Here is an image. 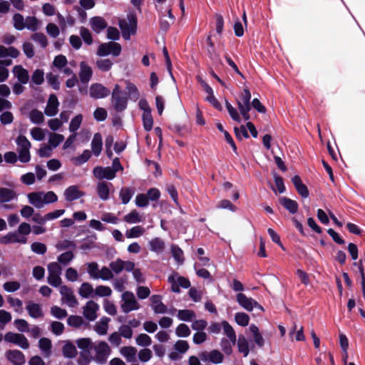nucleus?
<instances>
[{"instance_id": "72a5a7b5", "label": "nucleus", "mask_w": 365, "mask_h": 365, "mask_svg": "<svg viewBox=\"0 0 365 365\" xmlns=\"http://www.w3.org/2000/svg\"><path fill=\"white\" fill-rule=\"evenodd\" d=\"M255 343L259 346L262 347L264 345V339L259 332V328L255 324H251L249 327Z\"/></svg>"}, {"instance_id": "6e6d98bb", "label": "nucleus", "mask_w": 365, "mask_h": 365, "mask_svg": "<svg viewBox=\"0 0 365 365\" xmlns=\"http://www.w3.org/2000/svg\"><path fill=\"white\" fill-rule=\"evenodd\" d=\"M178 317L181 321L190 322L195 317V314L192 310L182 309L178 311Z\"/></svg>"}, {"instance_id": "bf43d9fd", "label": "nucleus", "mask_w": 365, "mask_h": 365, "mask_svg": "<svg viewBox=\"0 0 365 365\" xmlns=\"http://www.w3.org/2000/svg\"><path fill=\"white\" fill-rule=\"evenodd\" d=\"M31 39L38 43L42 48H46L48 45L47 37L42 33H34L31 35Z\"/></svg>"}, {"instance_id": "09e8293b", "label": "nucleus", "mask_w": 365, "mask_h": 365, "mask_svg": "<svg viewBox=\"0 0 365 365\" xmlns=\"http://www.w3.org/2000/svg\"><path fill=\"white\" fill-rule=\"evenodd\" d=\"M96 67L101 71H108L111 69L113 63L108 58L99 59L96 63Z\"/></svg>"}, {"instance_id": "4be33fe9", "label": "nucleus", "mask_w": 365, "mask_h": 365, "mask_svg": "<svg viewBox=\"0 0 365 365\" xmlns=\"http://www.w3.org/2000/svg\"><path fill=\"white\" fill-rule=\"evenodd\" d=\"M89 24L92 30L99 34L107 27V22L101 16H93L90 19Z\"/></svg>"}, {"instance_id": "ddd939ff", "label": "nucleus", "mask_w": 365, "mask_h": 365, "mask_svg": "<svg viewBox=\"0 0 365 365\" xmlns=\"http://www.w3.org/2000/svg\"><path fill=\"white\" fill-rule=\"evenodd\" d=\"M94 177L100 180L106 179L111 180L115 178V170L110 167L97 166L93 170Z\"/></svg>"}, {"instance_id": "412c9836", "label": "nucleus", "mask_w": 365, "mask_h": 365, "mask_svg": "<svg viewBox=\"0 0 365 365\" xmlns=\"http://www.w3.org/2000/svg\"><path fill=\"white\" fill-rule=\"evenodd\" d=\"M93 71L85 61L80 63L79 78L82 83L87 84L91 79Z\"/></svg>"}, {"instance_id": "ea45409f", "label": "nucleus", "mask_w": 365, "mask_h": 365, "mask_svg": "<svg viewBox=\"0 0 365 365\" xmlns=\"http://www.w3.org/2000/svg\"><path fill=\"white\" fill-rule=\"evenodd\" d=\"M134 190L130 187H123L119 192V196L123 204L126 205L129 202L133 195Z\"/></svg>"}, {"instance_id": "bb28decb", "label": "nucleus", "mask_w": 365, "mask_h": 365, "mask_svg": "<svg viewBox=\"0 0 365 365\" xmlns=\"http://www.w3.org/2000/svg\"><path fill=\"white\" fill-rule=\"evenodd\" d=\"M94 290L92 284L89 282H83L78 288V293L81 297L87 299L94 297Z\"/></svg>"}, {"instance_id": "79ce46f5", "label": "nucleus", "mask_w": 365, "mask_h": 365, "mask_svg": "<svg viewBox=\"0 0 365 365\" xmlns=\"http://www.w3.org/2000/svg\"><path fill=\"white\" fill-rule=\"evenodd\" d=\"M150 250L154 252L160 253L165 248V243L160 238L156 237L149 242Z\"/></svg>"}, {"instance_id": "2f4dec72", "label": "nucleus", "mask_w": 365, "mask_h": 365, "mask_svg": "<svg viewBox=\"0 0 365 365\" xmlns=\"http://www.w3.org/2000/svg\"><path fill=\"white\" fill-rule=\"evenodd\" d=\"M103 140L100 133H96L93 138L91 142V150L92 153L98 156L102 150Z\"/></svg>"}, {"instance_id": "a19ab883", "label": "nucleus", "mask_w": 365, "mask_h": 365, "mask_svg": "<svg viewBox=\"0 0 365 365\" xmlns=\"http://www.w3.org/2000/svg\"><path fill=\"white\" fill-rule=\"evenodd\" d=\"M145 229L141 226H134L130 229L126 230L125 236L127 238H138L142 236L145 233Z\"/></svg>"}, {"instance_id": "4468645a", "label": "nucleus", "mask_w": 365, "mask_h": 365, "mask_svg": "<svg viewBox=\"0 0 365 365\" xmlns=\"http://www.w3.org/2000/svg\"><path fill=\"white\" fill-rule=\"evenodd\" d=\"M99 309V305L94 301L90 300L86 302L83 307V314L84 317L88 321H94L97 318V312Z\"/></svg>"}, {"instance_id": "f704fd0d", "label": "nucleus", "mask_w": 365, "mask_h": 365, "mask_svg": "<svg viewBox=\"0 0 365 365\" xmlns=\"http://www.w3.org/2000/svg\"><path fill=\"white\" fill-rule=\"evenodd\" d=\"M303 331V327L294 323L289 331V335L292 339L295 338L297 341H304L305 339V336Z\"/></svg>"}, {"instance_id": "a878e982", "label": "nucleus", "mask_w": 365, "mask_h": 365, "mask_svg": "<svg viewBox=\"0 0 365 365\" xmlns=\"http://www.w3.org/2000/svg\"><path fill=\"white\" fill-rule=\"evenodd\" d=\"M152 308L156 314H164L167 312V307L162 302L160 295H153L150 298Z\"/></svg>"}, {"instance_id": "39448f33", "label": "nucleus", "mask_w": 365, "mask_h": 365, "mask_svg": "<svg viewBox=\"0 0 365 365\" xmlns=\"http://www.w3.org/2000/svg\"><path fill=\"white\" fill-rule=\"evenodd\" d=\"M95 360L100 364H104L111 354V349L105 341H98L93 346Z\"/></svg>"}, {"instance_id": "774afa93", "label": "nucleus", "mask_w": 365, "mask_h": 365, "mask_svg": "<svg viewBox=\"0 0 365 365\" xmlns=\"http://www.w3.org/2000/svg\"><path fill=\"white\" fill-rule=\"evenodd\" d=\"M30 133H31V135L33 138V139L35 140L41 141L45 138L44 130L42 128H38V127L33 128L30 130Z\"/></svg>"}, {"instance_id": "c85d7f7f", "label": "nucleus", "mask_w": 365, "mask_h": 365, "mask_svg": "<svg viewBox=\"0 0 365 365\" xmlns=\"http://www.w3.org/2000/svg\"><path fill=\"white\" fill-rule=\"evenodd\" d=\"M237 349L238 351L243 355V356L246 357L249 355L250 353V345L247 339L245 338L244 335H240L237 341Z\"/></svg>"}, {"instance_id": "69168bd1", "label": "nucleus", "mask_w": 365, "mask_h": 365, "mask_svg": "<svg viewBox=\"0 0 365 365\" xmlns=\"http://www.w3.org/2000/svg\"><path fill=\"white\" fill-rule=\"evenodd\" d=\"M190 333V328L185 324H179L175 329V334L179 337H187Z\"/></svg>"}, {"instance_id": "7ed1b4c3", "label": "nucleus", "mask_w": 365, "mask_h": 365, "mask_svg": "<svg viewBox=\"0 0 365 365\" xmlns=\"http://www.w3.org/2000/svg\"><path fill=\"white\" fill-rule=\"evenodd\" d=\"M19 160L22 163H28L31 160L30 148L31 146L29 140L24 135H19L16 140Z\"/></svg>"}, {"instance_id": "393cba45", "label": "nucleus", "mask_w": 365, "mask_h": 365, "mask_svg": "<svg viewBox=\"0 0 365 365\" xmlns=\"http://www.w3.org/2000/svg\"><path fill=\"white\" fill-rule=\"evenodd\" d=\"M29 202L36 208L43 207L44 202L43 198V192H34L27 195Z\"/></svg>"}, {"instance_id": "f8f14e48", "label": "nucleus", "mask_w": 365, "mask_h": 365, "mask_svg": "<svg viewBox=\"0 0 365 365\" xmlns=\"http://www.w3.org/2000/svg\"><path fill=\"white\" fill-rule=\"evenodd\" d=\"M199 356L204 362H210L215 364H221L224 360L223 354L216 349L210 351H202L200 353Z\"/></svg>"}, {"instance_id": "58836bf2", "label": "nucleus", "mask_w": 365, "mask_h": 365, "mask_svg": "<svg viewBox=\"0 0 365 365\" xmlns=\"http://www.w3.org/2000/svg\"><path fill=\"white\" fill-rule=\"evenodd\" d=\"M16 197V192L11 189L2 187L0 188V202H6L11 201Z\"/></svg>"}, {"instance_id": "c9c22d12", "label": "nucleus", "mask_w": 365, "mask_h": 365, "mask_svg": "<svg viewBox=\"0 0 365 365\" xmlns=\"http://www.w3.org/2000/svg\"><path fill=\"white\" fill-rule=\"evenodd\" d=\"M120 354L129 362L135 360L137 349L133 346H123L120 349Z\"/></svg>"}, {"instance_id": "5fc2aeb1", "label": "nucleus", "mask_w": 365, "mask_h": 365, "mask_svg": "<svg viewBox=\"0 0 365 365\" xmlns=\"http://www.w3.org/2000/svg\"><path fill=\"white\" fill-rule=\"evenodd\" d=\"M235 322L242 327H246L249 324L250 317L245 312H237L235 316Z\"/></svg>"}, {"instance_id": "de8ad7c7", "label": "nucleus", "mask_w": 365, "mask_h": 365, "mask_svg": "<svg viewBox=\"0 0 365 365\" xmlns=\"http://www.w3.org/2000/svg\"><path fill=\"white\" fill-rule=\"evenodd\" d=\"M87 266V272L91 278L93 279H98V274H99V266L96 262H89L86 264Z\"/></svg>"}, {"instance_id": "3c124183", "label": "nucleus", "mask_w": 365, "mask_h": 365, "mask_svg": "<svg viewBox=\"0 0 365 365\" xmlns=\"http://www.w3.org/2000/svg\"><path fill=\"white\" fill-rule=\"evenodd\" d=\"M125 84L126 89L130 98L135 101H137L140 96V93L137 87L133 83L128 81H125Z\"/></svg>"}, {"instance_id": "423d86ee", "label": "nucleus", "mask_w": 365, "mask_h": 365, "mask_svg": "<svg viewBox=\"0 0 365 365\" xmlns=\"http://www.w3.org/2000/svg\"><path fill=\"white\" fill-rule=\"evenodd\" d=\"M121 52V46L116 42H107L101 43L98 48L96 54L99 56H106L109 54L118 56Z\"/></svg>"}, {"instance_id": "4c0bfd02", "label": "nucleus", "mask_w": 365, "mask_h": 365, "mask_svg": "<svg viewBox=\"0 0 365 365\" xmlns=\"http://www.w3.org/2000/svg\"><path fill=\"white\" fill-rule=\"evenodd\" d=\"M280 203L290 212L296 213L298 210V204L296 201L287 197L280 199Z\"/></svg>"}, {"instance_id": "cd10ccee", "label": "nucleus", "mask_w": 365, "mask_h": 365, "mask_svg": "<svg viewBox=\"0 0 365 365\" xmlns=\"http://www.w3.org/2000/svg\"><path fill=\"white\" fill-rule=\"evenodd\" d=\"M110 319L106 317H102L97 322L93 327L94 331L99 335H106L108 329Z\"/></svg>"}, {"instance_id": "f03ea898", "label": "nucleus", "mask_w": 365, "mask_h": 365, "mask_svg": "<svg viewBox=\"0 0 365 365\" xmlns=\"http://www.w3.org/2000/svg\"><path fill=\"white\" fill-rule=\"evenodd\" d=\"M251 93L248 88H245L236 100L240 114L245 120L250 119L249 112L251 110Z\"/></svg>"}, {"instance_id": "a18cd8bd", "label": "nucleus", "mask_w": 365, "mask_h": 365, "mask_svg": "<svg viewBox=\"0 0 365 365\" xmlns=\"http://www.w3.org/2000/svg\"><path fill=\"white\" fill-rule=\"evenodd\" d=\"M63 354L65 357L73 358L77 355V350L73 344L68 341L63 347Z\"/></svg>"}, {"instance_id": "0eeeda50", "label": "nucleus", "mask_w": 365, "mask_h": 365, "mask_svg": "<svg viewBox=\"0 0 365 365\" xmlns=\"http://www.w3.org/2000/svg\"><path fill=\"white\" fill-rule=\"evenodd\" d=\"M112 104L115 110L121 111L127 106V98L124 96L123 91L118 84H115L112 92Z\"/></svg>"}, {"instance_id": "c756f323", "label": "nucleus", "mask_w": 365, "mask_h": 365, "mask_svg": "<svg viewBox=\"0 0 365 365\" xmlns=\"http://www.w3.org/2000/svg\"><path fill=\"white\" fill-rule=\"evenodd\" d=\"M19 53V51L13 46L6 47L3 45H0V58L7 57L17 58Z\"/></svg>"}, {"instance_id": "dca6fc26", "label": "nucleus", "mask_w": 365, "mask_h": 365, "mask_svg": "<svg viewBox=\"0 0 365 365\" xmlns=\"http://www.w3.org/2000/svg\"><path fill=\"white\" fill-rule=\"evenodd\" d=\"M25 308L29 317L33 319H41L44 316L42 306L34 301H28Z\"/></svg>"}, {"instance_id": "9d476101", "label": "nucleus", "mask_w": 365, "mask_h": 365, "mask_svg": "<svg viewBox=\"0 0 365 365\" xmlns=\"http://www.w3.org/2000/svg\"><path fill=\"white\" fill-rule=\"evenodd\" d=\"M59 292L61 295V302L69 307H75L78 305V300L71 288L66 285L59 287Z\"/></svg>"}, {"instance_id": "1a4fd4ad", "label": "nucleus", "mask_w": 365, "mask_h": 365, "mask_svg": "<svg viewBox=\"0 0 365 365\" xmlns=\"http://www.w3.org/2000/svg\"><path fill=\"white\" fill-rule=\"evenodd\" d=\"M139 307V304L132 292H125L122 294L120 308L123 312L128 313L131 311L138 309Z\"/></svg>"}, {"instance_id": "338daca9", "label": "nucleus", "mask_w": 365, "mask_h": 365, "mask_svg": "<svg viewBox=\"0 0 365 365\" xmlns=\"http://www.w3.org/2000/svg\"><path fill=\"white\" fill-rule=\"evenodd\" d=\"M21 287V284L17 281H9L3 284L4 289L7 292H14L19 290Z\"/></svg>"}, {"instance_id": "473e14b6", "label": "nucleus", "mask_w": 365, "mask_h": 365, "mask_svg": "<svg viewBox=\"0 0 365 365\" xmlns=\"http://www.w3.org/2000/svg\"><path fill=\"white\" fill-rule=\"evenodd\" d=\"M144 220L136 210H131L128 214L123 217V220L128 224H136L143 222Z\"/></svg>"}, {"instance_id": "0e129e2a", "label": "nucleus", "mask_w": 365, "mask_h": 365, "mask_svg": "<svg viewBox=\"0 0 365 365\" xmlns=\"http://www.w3.org/2000/svg\"><path fill=\"white\" fill-rule=\"evenodd\" d=\"M68 63L67 58L63 55H58L55 57L53 65L58 70H62L66 66Z\"/></svg>"}, {"instance_id": "13d9d810", "label": "nucleus", "mask_w": 365, "mask_h": 365, "mask_svg": "<svg viewBox=\"0 0 365 365\" xmlns=\"http://www.w3.org/2000/svg\"><path fill=\"white\" fill-rule=\"evenodd\" d=\"M14 26L16 30L22 31L25 29V19L20 14H15L13 16Z\"/></svg>"}, {"instance_id": "aec40b11", "label": "nucleus", "mask_w": 365, "mask_h": 365, "mask_svg": "<svg viewBox=\"0 0 365 365\" xmlns=\"http://www.w3.org/2000/svg\"><path fill=\"white\" fill-rule=\"evenodd\" d=\"M59 102L54 94L50 95L44 113L48 116H54L58 111Z\"/></svg>"}, {"instance_id": "9b49d317", "label": "nucleus", "mask_w": 365, "mask_h": 365, "mask_svg": "<svg viewBox=\"0 0 365 365\" xmlns=\"http://www.w3.org/2000/svg\"><path fill=\"white\" fill-rule=\"evenodd\" d=\"M4 340L7 342L14 344L23 349H27L29 347L28 339L21 334L7 332L4 335Z\"/></svg>"}, {"instance_id": "37998d69", "label": "nucleus", "mask_w": 365, "mask_h": 365, "mask_svg": "<svg viewBox=\"0 0 365 365\" xmlns=\"http://www.w3.org/2000/svg\"><path fill=\"white\" fill-rule=\"evenodd\" d=\"M7 302L15 312L19 314H21L23 312V302L21 300L11 296H9L7 297Z\"/></svg>"}, {"instance_id": "864d4df0", "label": "nucleus", "mask_w": 365, "mask_h": 365, "mask_svg": "<svg viewBox=\"0 0 365 365\" xmlns=\"http://www.w3.org/2000/svg\"><path fill=\"white\" fill-rule=\"evenodd\" d=\"M67 323L70 327L79 328L85 324L82 317L71 315L67 319Z\"/></svg>"}, {"instance_id": "2eb2a0df", "label": "nucleus", "mask_w": 365, "mask_h": 365, "mask_svg": "<svg viewBox=\"0 0 365 365\" xmlns=\"http://www.w3.org/2000/svg\"><path fill=\"white\" fill-rule=\"evenodd\" d=\"M90 96L93 98H103L109 96L110 91L101 83H93L89 88Z\"/></svg>"}, {"instance_id": "6e6552de", "label": "nucleus", "mask_w": 365, "mask_h": 365, "mask_svg": "<svg viewBox=\"0 0 365 365\" xmlns=\"http://www.w3.org/2000/svg\"><path fill=\"white\" fill-rule=\"evenodd\" d=\"M236 300L239 305L247 312H252L254 308L264 312V308L256 300L247 297L243 293H238L236 295Z\"/></svg>"}, {"instance_id": "b1692460", "label": "nucleus", "mask_w": 365, "mask_h": 365, "mask_svg": "<svg viewBox=\"0 0 365 365\" xmlns=\"http://www.w3.org/2000/svg\"><path fill=\"white\" fill-rule=\"evenodd\" d=\"M112 185L104 181L99 182L96 185L98 197L103 201L108 200L110 195V186Z\"/></svg>"}, {"instance_id": "680f3d73", "label": "nucleus", "mask_w": 365, "mask_h": 365, "mask_svg": "<svg viewBox=\"0 0 365 365\" xmlns=\"http://www.w3.org/2000/svg\"><path fill=\"white\" fill-rule=\"evenodd\" d=\"M83 120V116L81 114L76 115L71 121L69 125V130L71 133H74L80 128Z\"/></svg>"}, {"instance_id": "20e7f679", "label": "nucleus", "mask_w": 365, "mask_h": 365, "mask_svg": "<svg viewBox=\"0 0 365 365\" xmlns=\"http://www.w3.org/2000/svg\"><path fill=\"white\" fill-rule=\"evenodd\" d=\"M48 283L55 287H61L62 279L61 277L62 269L57 262H52L48 265Z\"/></svg>"}, {"instance_id": "5701e85b", "label": "nucleus", "mask_w": 365, "mask_h": 365, "mask_svg": "<svg viewBox=\"0 0 365 365\" xmlns=\"http://www.w3.org/2000/svg\"><path fill=\"white\" fill-rule=\"evenodd\" d=\"M12 73L21 84H26L29 82V72L21 66H15L12 69Z\"/></svg>"}, {"instance_id": "603ef678", "label": "nucleus", "mask_w": 365, "mask_h": 365, "mask_svg": "<svg viewBox=\"0 0 365 365\" xmlns=\"http://www.w3.org/2000/svg\"><path fill=\"white\" fill-rule=\"evenodd\" d=\"M137 345L140 346H148L152 344V339L147 334H140L135 338Z\"/></svg>"}, {"instance_id": "f257e3e1", "label": "nucleus", "mask_w": 365, "mask_h": 365, "mask_svg": "<svg viewBox=\"0 0 365 365\" xmlns=\"http://www.w3.org/2000/svg\"><path fill=\"white\" fill-rule=\"evenodd\" d=\"M119 26L122 31L123 37L129 40L131 35L136 32L137 29V19L135 14H130L125 19L119 21Z\"/></svg>"}, {"instance_id": "052dcab7", "label": "nucleus", "mask_w": 365, "mask_h": 365, "mask_svg": "<svg viewBox=\"0 0 365 365\" xmlns=\"http://www.w3.org/2000/svg\"><path fill=\"white\" fill-rule=\"evenodd\" d=\"M64 137L63 135L58 133H51L49 135L48 143L53 148H56L63 140Z\"/></svg>"}, {"instance_id": "7c9ffc66", "label": "nucleus", "mask_w": 365, "mask_h": 365, "mask_svg": "<svg viewBox=\"0 0 365 365\" xmlns=\"http://www.w3.org/2000/svg\"><path fill=\"white\" fill-rule=\"evenodd\" d=\"M38 347L45 357H48L51 354L52 343L51 341L46 337L40 339Z\"/></svg>"}, {"instance_id": "4d7b16f0", "label": "nucleus", "mask_w": 365, "mask_h": 365, "mask_svg": "<svg viewBox=\"0 0 365 365\" xmlns=\"http://www.w3.org/2000/svg\"><path fill=\"white\" fill-rule=\"evenodd\" d=\"M29 118L35 124H41L44 120L43 113L38 110H32L29 113Z\"/></svg>"}, {"instance_id": "a211bd4d", "label": "nucleus", "mask_w": 365, "mask_h": 365, "mask_svg": "<svg viewBox=\"0 0 365 365\" xmlns=\"http://www.w3.org/2000/svg\"><path fill=\"white\" fill-rule=\"evenodd\" d=\"M6 357L14 365H23L26 362L24 354L16 349L7 351Z\"/></svg>"}, {"instance_id": "e2e57ef3", "label": "nucleus", "mask_w": 365, "mask_h": 365, "mask_svg": "<svg viewBox=\"0 0 365 365\" xmlns=\"http://www.w3.org/2000/svg\"><path fill=\"white\" fill-rule=\"evenodd\" d=\"M142 120L145 130L147 131L151 130L153 125V119L151 113H143Z\"/></svg>"}, {"instance_id": "c03bdc74", "label": "nucleus", "mask_w": 365, "mask_h": 365, "mask_svg": "<svg viewBox=\"0 0 365 365\" xmlns=\"http://www.w3.org/2000/svg\"><path fill=\"white\" fill-rule=\"evenodd\" d=\"M41 22L35 16H27L25 19V29L31 31H36L38 29Z\"/></svg>"}, {"instance_id": "8fccbe9b", "label": "nucleus", "mask_w": 365, "mask_h": 365, "mask_svg": "<svg viewBox=\"0 0 365 365\" xmlns=\"http://www.w3.org/2000/svg\"><path fill=\"white\" fill-rule=\"evenodd\" d=\"M112 294L111 289L105 285H98L95 288L94 297L98 296L100 297H109Z\"/></svg>"}, {"instance_id": "6ab92c4d", "label": "nucleus", "mask_w": 365, "mask_h": 365, "mask_svg": "<svg viewBox=\"0 0 365 365\" xmlns=\"http://www.w3.org/2000/svg\"><path fill=\"white\" fill-rule=\"evenodd\" d=\"M0 242L2 244H9V243H19V244H26L27 242L26 237L24 236H21L17 231L16 232H10L7 233L5 236L0 239Z\"/></svg>"}, {"instance_id": "e433bc0d", "label": "nucleus", "mask_w": 365, "mask_h": 365, "mask_svg": "<svg viewBox=\"0 0 365 365\" xmlns=\"http://www.w3.org/2000/svg\"><path fill=\"white\" fill-rule=\"evenodd\" d=\"M222 326L224 334L228 337L229 340L232 344H235L237 341L236 334L232 327L227 322L222 321Z\"/></svg>"}, {"instance_id": "49530a36", "label": "nucleus", "mask_w": 365, "mask_h": 365, "mask_svg": "<svg viewBox=\"0 0 365 365\" xmlns=\"http://www.w3.org/2000/svg\"><path fill=\"white\" fill-rule=\"evenodd\" d=\"M164 7L160 6L159 8V12L160 13V27L163 30H168L171 24L174 23V21H170V19L167 18V15L163 14Z\"/></svg>"}, {"instance_id": "f3484780", "label": "nucleus", "mask_w": 365, "mask_h": 365, "mask_svg": "<svg viewBox=\"0 0 365 365\" xmlns=\"http://www.w3.org/2000/svg\"><path fill=\"white\" fill-rule=\"evenodd\" d=\"M63 195L67 201L71 202L84 196L85 192L81 191L77 185H71L65 190Z\"/></svg>"}]
</instances>
